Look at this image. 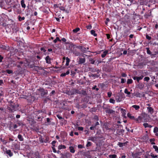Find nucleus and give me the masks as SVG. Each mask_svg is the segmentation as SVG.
Segmentation results:
<instances>
[{"label": "nucleus", "mask_w": 158, "mask_h": 158, "mask_svg": "<svg viewBox=\"0 0 158 158\" xmlns=\"http://www.w3.org/2000/svg\"><path fill=\"white\" fill-rule=\"evenodd\" d=\"M118 145L120 147H123V143L121 142H118Z\"/></svg>", "instance_id": "obj_55"}, {"label": "nucleus", "mask_w": 158, "mask_h": 158, "mask_svg": "<svg viewBox=\"0 0 158 158\" xmlns=\"http://www.w3.org/2000/svg\"><path fill=\"white\" fill-rule=\"evenodd\" d=\"M35 158H41V156L39 155L38 152H35L34 153Z\"/></svg>", "instance_id": "obj_27"}, {"label": "nucleus", "mask_w": 158, "mask_h": 158, "mask_svg": "<svg viewBox=\"0 0 158 158\" xmlns=\"http://www.w3.org/2000/svg\"><path fill=\"white\" fill-rule=\"evenodd\" d=\"M81 51L83 52L86 53L87 52V50H86V48L85 47H82L81 48Z\"/></svg>", "instance_id": "obj_39"}, {"label": "nucleus", "mask_w": 158, "mask_h": 158, "mask_svg": "<svg viewBox=\"0 0 158 158\" xmlns=\"http://www.w3.org/2000/svg\"><path fill=\"white\" fill-rule=\"evenodd\" d=\"M4 2L3 1H0V7H2L3 5H4Z\"/></svg>", "instance_id": "obj_53"}, {"label": "nucleus", "mask_w": 158, "mask_h": 158, "mask_svg": "<svg viewBox=\"0 0 158 158\" xmlns=\"http://www.w3.org/2000/svg\"><path fill=\"white\" fill-rule=\"evenodd\" d=\"M16 73L17 75H19L23 74V69H19L16 71Z\"/></svg>", "instance_id": "obj_19"}, {"label": "nucleus", "mask_w": 158, "mask_h": 158, "mask_svg": "<svg viewBox=\"0 0 158 158\" xmlns=\"http://www.w3.org/2000/svg\"><path fill=\"white\" fill-rule=\"evenodd\" d=\"M3 57L1 55H0V62H2V60L3 59Z\"/></svg>", "instance_id": "obj_63"}, {"label": "nucleus", "mask_w": 158, "mask_h": 158, "mask_svg": "<svg viewBox=\"0 0 158 158\" xmlns=\"http://www.w3.org/2000/svg\"><path fill=\"white\" fill-rule=\"evenodd\" d=\"M92 144V143L89 141H88L87 142V143L86 145V146L87 147H90L91 146Z\"/></svg>", "instance_id": "obj_43"}, {"label": "nucleus", "mask_w": 158, "mask_h": 158, "mask_svg": "<svg viewBox=\"0 0 158 158\" xmlns=\"http://www.w3.org/2000/svg\"><path fill=\"white\" fill-rule=\"evenodd\" d=\"M78 92L81 93L80 94H82L84 95H86L87 94L86 92L85 91L83 90L81 93L79 91Z\"/></svg>", "instance_id": "obj_50"}, {"label": "nucleus", "mask_w": 158, "mask_h": 158, "mask_svg": "<svg viewBox=\"0 0 158 158\" xmlns=\"http://www.w3.org/2000/svg\"><path fill=\"white\" fill-rule=\"evenodd\" d=\"M103 108L104 110H105V112L106 113L110 114H115V111L113 110L110 109L108 107H103Z\"/></svg>", "instance_id": "obj_6"}, {"label": "nucleus", "mask_w": 158, "mask_h": 158, "mask_svg": "<svg viewBox=\"0 0 158 158\" xmlns=\"http://www.w3.org/2000/svg\"><path fill=\"white\" fill-rule=\"evenodd\" d=\"M90 33L94 36H97V34L96 33L95 30H91Z\"/></svg>", "instance_id": "obj_33"}, {"label": "nucleus", "mask_w": 158, "mask_h": 158, "mask_svg": "<svg viewBox=\"0 0 158 158\" xmlns=\"http://www.w3.org/2000/svg\"><path fill=\"white\" fill-rule=\"evenodd\" d=\"M66 5L65 7L63 6H57V7H59L60 9L61 10H63L66 13H69L70 9L71 8L70 6L69 5L68 6V8H67L66 9Z\"/></svg>", "instance_id": "obj_3"}, {"label": "nucleus", "mask_w": 158, "mask_h": 158, "mask_svg": "<svg viewBox=\"0 0 158 158\" xmlns=\"http://www.w3.org/2000/svg\"><path fill=\"white\" fill-rule=\"evenodd\" d=\"M90 76V77H98V75L97 74H91Z\"/></svg>", "instance_id": "obj_45"}, {"label": "nucleus", "mask_w": 158, "mask_h": 158, "mask_svg": "<svg viewBox=\"0 0 158 158\" xmlns=\"http://www.w3.org/2000/svg\"><path fill=\"white\" fill-rule=\"evenodd\" d=\"M152 10H149L148 12H147L144 15V17L145 18H148L151 15V13Z\"/></svg>", "instance_id": "obj_10"}, {"label": "nucleus", "mask_w": 158, "mask_h": 158, "mask_svg": "<svg viewBox=\"0 0 158 158\" xmlns=\"http://www.w3.org/2000/svg\"><path fill=\"white\" fill-rule=\"evenodd\" d=\"M153 148L155 149V151L158 153V147L156 145H153Z\"/></svg>", "instance_id": "obj_36"}, {"label": "nucleus", "mask_w": 158, "mask_h": 158, "mask_svg": "<svg viewBox=\"0 0 158 158\" xmlns=\"http://www.w3.org/2000/svg\"><path fill=\"white\" fill-rule=\"evenodd\" d=\"M56 141L55 140H53L52 142V144L53 147H55V144L56 143Z\"/></svg>", "instance_id": "obj_57"}, {"label": "nucleus", "mask_w": 158, "mask_h": 158, "mask_svg": "<svg viewBox=\"0 0 158 158\" xmlns=\"http://www.w3.org/2000/svg\"><path fill=\"white\" fill-rule=\"evenodd\" d=\"M97 86L96 85H94L92 87L93 89H95L96 91H98L99 90V89L98 88H96Z\"/></svg>", "instance_id": "obj_59"}, {"label": "nucleus", "mask_w": 158, "mask_h": 158, "mask_svg": "<svg viewBox=\"0 0 158 158\" xmlns=\"http://www.w3.org/2000/svg\"><path fill=\"white\" fill-rule=\"evenodd\" d=\"M146 38L148 40H150L151 39V37L148 36V35H146Z\"/></svg>", "instance_id": "obj_61"}, {"label": "nucleus", "mask_w": 158, "mask_h": 158, "mask_svg": "<svg viewBox=\"0 0 158 158\" xmlns=\"http://www.w3.org/2000/svg\"><path fill=\"white\" fill-rule=\"evenodd\" d=\"M21 5L22 7L24 8H25L26 6V5L25 3V1L24 0H22L21 1Z\"/></svg>", "instance_id": "obj_23"}, {"label": "nucleus", "mask_w": 158, "mask_h": 158, "mask_svg": "<svg viewBox=\"0 0 158 158\" xmlns=\"http://www.w3.org/2000/svg\"><path fill=\"white\" fill-rule=\"evenodd\" d=\"M69 71L68 70L66 73H62L60 76L61 77H64L66 75H68L69 73Z\"/></svg>", "instance_id": "obj_24"}, {"label": "nucleus", "mask_w": 158, "mask_h": 158, "mask_svg": "<svg viewBox=\"0 0 158 158\" xmlns=\"http://www.w3.org/2000/svg\"><path fill=\"white\" fill-rule=\"evenodd\" d=\"M127 116L131 119L134 120V119H135V117L133 116H131V114L129 113H127Z\"/></svg>", "instance_id": "obj_25"}, {"label": "nucleus", "mask_w": 158, "mask_h": 158, "mask_svg": "<svg viewBox=\"0 0 158 158\" xmlns=\"http://www.w3.org/2000/svg\"><path fill=\"white\" fill-rule=\"evenodd\" d=\"M139 18V17L138 15H134L132 17V21L135 22H137Z\"/></svg>", "instance_id": "obj_12"}, {"label": "nucleus", "mask_w": 158, "mask_h": 158, "mask_svg": "<svg viewBox=\"0 0 158 158\" xmlns=\"http://www.w3.org/2000/svg\"><path fill=\"white\" fill-rule=\"evenodd\" d=\"M124 132V130L123 129H118L116 130V133L118 135H122Z\"/></svg>", "instance_id": "obj_13"}, {"label": "nucleus", "mask_w": 158, "mask_h": 158, "mask_svg": "<svg viewBox=\"0 0 158 158\" xmlns=\"http://www.w3.org/2000/svg\"><path fill=\"white\" fill-rule=\"evenodd\" d=\"M126 82V80L124 78H121V83L123 84Z\"/></svg>", "instance_id": "obj_54"}, {"label": "nucleus", "mask_w": 158, "mask_h": 158, "mask_svg": "<svg viewBox=\"0 0 158 158\" xmlns=\"http://www.w3.org/2000/svg\"><path fill=\"white\" fill-rule=\"evenodd\" d=\"M120 110L121 113H122V116L124 117H125L126 114V110L122 108L120 109Z\"/></svg>", "instance_id": "obj_20"}, {"label": "nucleus", "mask_w": 158, "mask_h": 158, "mask_svg": "<svg viewBox=\"0 0 158 158\" xmlns=\"http://www.w3.org/2000/svg\"><path fill=\"white\" fill-rule=\"evenodd\" d=\"M18 19L19 21H21L22 20H23L25 19V17H21L20 15L18 16Z\"/></svg>", "instance_id": "obj_34"}, {"label": "nucleus", "mask_w": 158, "mask_h": 158, "mask_svg": "<svg viewBox=\"0 0 158 158\" xmlns=\"http://www.w3.org/2000/svg\"><path fill=\"white\" fill-rule=\"evenodd\" d=\"M3 151L4 153L8 155L10 157H11L13 155V153L10 150H7L6 148H3Z\"/></svg>", "instance_id": "obj_5"}, {"label": "nucleus", "mask_w": 158, "mask_h": 158, "mask_svg": "<svg viewBox=\"0 0 158 158\" xmlns=\"http://www.w3.org/2000/svg\"><path fill=\"white\" fill-rule=\"evenodd\" d=\"M150 78L149 77H145L143 79L144 81H146L148 82L150 80Z\"/></svg>", "instance_id": "obj_42"}, {"label": "nucleus", "mask_w": 158, "mask_h": 158, "mask_svg": "<svg viewBox=\"0 0 158 158\" xmlns=\"http://www.w3.org/2000/svg\"><path fill=\"white\" fill-rule=\"evenodd\" d=\"M85 58H79V59L78 62V64H81L85 63Z\"/></svg>", "instance_id": "obj_14"}, {"label": "nucleus", "mask_w": 158, "mask_h": 158, "mask_svg": "<svg viewBox=\"0 0 158 158\" xmlns=\"http://www.w3.org/2000/svg\"><path fill=\"white\" fill-rule=\"evenodd\" d=\"M133 82V80L131 79H128L127 80V83L128 84H131Z\"/></svg>", "instance_id": "obj_37"}, {"label": "nucleus", "mask_w": 158, "mask_h": 158, "mask_svg": "<svg viewBox=\"0 0 158 158\" xmlns=\"http://www.w3.org/2000/svg\"><path fill=\"white\" fill-rule=\"evenodd\" d=\"M69 149L70 150V152L72 153H74L75 152V150L74 148L72 146H70L69 147Z\"/></svg>", "instance_id": "obj_28"}, {"label": "nucleus", "mask_w": 158, "mask_h": 158, "mask_svg": "<svg viewBox=\"0 0 158 158\" xmlns=\"http://www.w3.org/2000/svg\"><path fill=\"white\" fill-rule=\"evenodd\" d=\"M121 76L123 77H126L127 76V75L124 73H122L121 74Z\"/></svg>", "instance_id": "obj_64"}, {"label": "nucleus", "mask_w": 158, "mask_h": 158, "mask_svg": "<svg viewBox=\"0 0 158 158\" xmlns=\"http://www.w3.org/2000/svg\"><path fill=\"white\" fill-rule=\"evenodd\" d=\"M0 139L4 145H6L8 143L7 140L5 139H2V138H0Z\"/></svg>", "instance_id": "obj_21"}, {"label": "nucleus", "mask_w": 158, "mask_h": 158, "mask_svg": "<svg viewBox=\"0 0 158 158\" xmlns=\"http://www.w3.org/2000/svg\"><path fill=\"white\" fill-rule=\"evenodd\" d=\"M58 41H59L60 42L61 41V40H60L59 38L58 37H57L56 38V39L53 40V42L54 43H56Z\"/></svg>", "instance_id": "obj_44"}, {"label": "nucleus", "mask_w": 158, "mask_h": 158, "mask_svg": "<svg viewBox=\"0 0 158 158\" xmlns=\"http://www.w3.org/2000/svg\"><path fill=\"white\" fill-rule=\"evenodd\" d=\"M148 123H144L143 124V126H144L145 128H146L147 127H148Z\"/></svg>", "instance_id": "obj_60"}, {"label": "nucleus", "mask_w": 158, "mask_h": 158, "mask_svg": "<svg viewBox=\"0 0 158 158\" xmlns=\"http://www.w3.org/2000/svg\"><path fill=\"white\" fill-rule=\"evenodd\" d=\"M46 62L47 64H50L51 63V59L48 56H47L45 58Z\"/></svg>", "instance_id": "obj_18"}, {"label": "nucleus", "mask_w": 158, "mask_h": 158, "mask_svg": "<svg viewBox=\"0 0 158 158\" xmlns=\"http://www.w3.org/2000/svg\"><path fill=\"white\" fill-rule=\"evenodd\" d=\"M134 120L135 121L138 123H141L142 120V118L141 116H139L137 118H135Z\"/></svg>", "instance_id": "obj_15"}, {"label": "nucleus", "mask_w": 158, "mask_h": 158, "mask_svg": "<svg viewBox=\"0 0 158 158\" xmlns=\"http://www.w3.org/2000/svg\"><path fill=\"white\" fill-rule=\"evenodd\" d=\"M18 138L20 141H23L24 140V139L22 136L20 134H19L18 136Z\"/></svg>", "instance_id": "obj_29"}, {"label": "nucleus", "mask_w": 158, "mask_h": 158, "mask_svg": "<svg viewBox=\"0 0 158 158\" xmlns=\"http://www.w3.org/2000/svg\"><path fill=\"white\" fill-rule=\"evenodd\" d=\"M88 140H91L93 142H95L97 141V138L95 137H89Z\"/></svg>", "instance_id": "obj_22"}, {"label": "nucleus", "mask_w": 158, "mask_h": 158, "mask_svg": "<svg viewBox=\"0 0 158 158\" xmlns=\"http://www.w3.org/2000/svg\"><path fill=\"white\" fill-rule=\"evenodd\" d=\"M142 152L133 153H132V156L134 158H141V157H139V156L142 155Z\"/></svg>", "instance_id": "obj_7"}, {"label": "nucleus", "mask_w": 158, "mask_h": 158, "mask_svg": "<svg viewBox=\"0 0 158 158\" xmlns=\"http://www.w3.org/2000/svg\"><path fill=\"white\" fill-rule=\"evenodd\" d=\"M79 30H73V31L71 32V34L74 36H76L80 34L79 32Z\"/></svg>", "instance_id": "obj_11"}, {"label": "nucleus", "mask_w": 158, "mask_h": 158, "mask_svg": "<svg viewBox=\"0 0 158 158\" xmlns=\"http://www.w3.org/2000/svg\"><path fill=\"white\" fill-rule=\"evenodd\" d=\"M132 107L135 108L136 110H138L140 108V107L138 105H133Z\"/></svg>", "instance_id": "obj_31"}, {"label": "nucleus", "mask_w": 158, "mask_h": 158, "mask_svg": "<svg viewBox=\"0 0 158 158\" xmlns=\"http://www.w3.org/2000/svg\"><path fill=\"white\" fill-rule=\"evenodd\" d=\"M137 87L140 89H142L144 87V85L142 83H139L137 85Z\"/></svg>", "instance_id": "obj_17"}, {"label": "nucleus", "mask_w": 158, "mask_h": 158, "mask_svg": "<svg viewBox=\"0 0 158 158\" xmlns=\"http://www.w3.org/2000/svg\"><path fill=\"white\" fill-rule=\"evenodd\" d=\"M135 96L137 97H138L139 98L141 97H144L145 96V94H143V93H139V92H137L135 94Z\"/></svg>", "instance_id": "obj_16"}, {"label": "nucleus", "mask_w": 158, "mask_h": 158, "mask_svg": "<svg viewBox=\"0 0 158 158\" xmlns=\"http://www.w3.org/2000/svg\"><path fill=\"white\" fill-rule=\"evenodd\" d=\"M124 92L125 94H127L128 95H130L131 94L130 92L128 91V89L127 88L125 89Z\"/></svg>", "instance_id": "obj_40"}, {"label": "nucleus", "mask_w": 158, "mask_h": 158, "mask_svg": "<svg viewBox=\"0 0 158 158\" xmlns=\"http://www.w3.org/2000/svg\"><path fill=\"white\" fill-rule=\"evenodd\" d=\"M56 116L60 120L62 119L63 118L59 114H57Z\"/></svg>", "instance_id": "obj_58"}, {"label": "nucleus", "mask_w": 158, "mask_h": 158, "mask_svg": "<svg viewBox=\"0 0 158 158\" xmlns=\"http://www.w3.org/2000/svg\"><path fill=\"white\" fill-rule=\"evenodd\" d=\"M49 140V138L47 137H46L45 139L44 140V143H47Z\"/></svg>", "instance_id": "obj_52"}, {"label": "nucleus", "mask_w": 158, "mask_h": 158, "mask_svg": "<svg viewBox=\"0 0 158 158\" xmlns=\"http://www.w3.org/2000/svg\"><path fill=\"white\" fill-rule=\"evenodd\" d=\"M117 155L115 154L110 155H109V157L110 158H116Z\"/></svg>", "instance_id": "obj_41"}, {"label": "nucleus", "mask_w": 158, "mask_h": 158, "mask_svg": "<svg viewBox=\"0 0 158 158\" xmlns=\"http://www.w3.org/2000/svg\"><path fill=\"white\" fill-rule=\"evenodd\" d=\"M66 146L64 145H60L58 147V148L59 149H65L66 148Z\"/></svg>", "instance_id": "obj_32"}, {"label": "nucleus", "mask_w": 158, "mask_h": 158, "mask_svg": "<svg viewBox=\"0 0 158 158\" xmlns=\"http://www.w3.org/2000/svg\"><path fill=\"white\" fill-rule=\"evenodd\" d=\"M6 72L8 74H12L13 73V71L11 70L7 69V70H6Z\"/></svg>", "instance_id": "obj_48"}, {"label": "nucleus", "mask_w": 158, "mask_h": 158, "mask_svg": "<svg viewBox=\"0 0 158 158\" xmlns=\"http://www.w3.org/2000/svg\"><path fill=\"white\" fill-rule=\"evenodd\" d=\"M153 132L154 133H156L158 132V128L157 127H155L154 128L153 130Z\"/></svg>", "instance_id": "obj_46"}, {"label": "nucleus", "mask_w": 158, "mask_h": 158, "mask_svg": "<svg viewBox=\"0 0 158 158\" xmlns=\"http://www.w3.org/2000/svg\"><path fill=\"white\" fill-rule=\"evenodd\" d=\"M115 99L117 102H120L122 101L123 97L121 94H118L116 95Z\"/></svg>", "instance_id": "obj_8"}, {"label": "nucleus", "mask_w": 158, "mask_h": 158, "mask_svg": "<svg viewBox=\"0 0 158 158\" xmlns=\"http://www.w3.org/2000/svg\"><path fill=\"white\" fill-rule=\"evenodd\" d=\"M150 156L153 158H156L158 157V155H154L152 153H151L150 154Z\"/></svg>", "instance_id": "obj_47"}, {"label": "nucleus", "mask_w": 158, "mask_h": 158, "mask_svg": "<svg viewBox=\"0 0 158 158\" xmlns=\"http://www.w3.org/2000/svg\"><path fill=\"white\" fill-rule=\"evenodd\" d=\"M6 47L5 45H0V48L3 50L6 49Z\"/></svg>", "instance_id": "obj_49"}, {"label": "nucleus", "mask_w": 158, "mask_h": 158, "mask_svg": "<svg viewBox=\"0 0 158 158\" xmlns=\"http://www.w3.org/2000/svg\"><path fill=\"white\" fill-rule=\"evenodd\" d=\"M19 105L17 104L11 102L8 106L7 109L10 112H14L18 109Z\"/></svg>", "instance_id": "obj_1"}, {"label": "nucleus", "mask_w": 158, "mask_h": 158, "mask_svg": "<svg viewBox=\"0 0 158 158\" xmlns=\"http://www.w3.org/2000/svg\"><path fill=\"white\" fill-rule=\"evenodd\" d=\"M79 91L77 89H74L73 91H67L66 94L69 95H72L76 94H80L81 93L78 92Z\"/></svg>", "instance_id": "obj_4"}, {"label": "nucleus", "mask_w": 158, "mask_h": 158, "mask_svg": "<svg viewBox=\"0 0 158 158\" xmlns=\"http://www.w3.org/2000/svg\"><path fill=\"white\" fill-rule=\"evenodd\" d=\"M55 90H52L51 93L50 94V95L51 96H52L54 95V94H55Z\"/></svg>", "instance_id": "obj_56"}, {"label": "nucleus", "mask_w": 158, "mask_h": 158, "mask_svg": "<svg viewBox=\"0 0 158 158\" xmlns=\"http://www.w3.org/2000/svg\"><path fill=\"white\" fill-rule=\"evenodd\" d=\"M94 119L97 121H98L99 120L98 117V116L96 115L94 116Z\"/></svg>", "instance_id": "obj_62"}, {"label": "nucleus", "mask_w": 158, "mask_h": 158, "mask_svg": "<svg viewBox=\"0 0 158 158\" xmlns=\"http://www.w3.org/2000/svg\"><path fill=\"white\" fill-rule=\"evenodd\" d=\"M143 77V75H141V76L138 77H137V81L138 82H139L140 80L142 79Z\"/></svg>", "instance_id": "obj_35"}, {"label": "nucleus", "mask_w": 158, "mask_h": 158, "mask_svg": "<svg viewBox=\"0 0 158 158\" xmlns=\"http://www.w3.org/2000/svg\"><path fill=\"white\" fill-rule=\"evenodd\" d=\"M37 92L42 97H44L45 95L48 94V93L47 90H45L44 89L41 87L37 90Z\"/></svg>", "instance_id": "obj_2"}, {"label": "nucleus", "mask_w": 158, "mask_h": 158, "mask_svg": "<svg viewBox=\"0 0 158 158\" xmlns=\"http://www.w3.org/2000/svg\"><path fill=\"white\" fill-rule=\"evenodd\" d=\"M66 62L65 64V65L66 66H68L69 65V63L70 61V60L69 58L68 57H66Z\"/></svg>", "instance_id": "obj_30"}, {"label": "nucleus", "mask_w": 158, "mask_h": 158, "mask_svg": "<svg viewBox=\"0 0 158 158\" xmlns=\"http://www.w3.org/2000/svg\"><path fill=\"white\" fill-rule=\"evenodd\" d=\"M108 52L107 50H106L104 51L101 55V56L102 58H104L107 55Z\"/></svg>", "instance_id": "obj_26"}, {"label": "nucleus", "mask_w": 158, "mask_h": 158, "mask_svg": "<svg viewBox=\"0 0 158 158\" xmlns=\"http://www.w3.org/2000/svg\"><path fill=\"white\" fill-rule=\"evenodd\" d=\"M146 48L147 49V53L148 54H149V55L151 54L152 52L150 51L149 48Z\"/></svg>", "instance_id": "obj_38"}, {"label": "nucleus", "mask_w": 158, "mask_h": 158, "mask_svg": "<svg viewBox=\"0 0 158 158\" xmlns=\"http://www.w3.org/2000/svg\"><path fill=\"white\" fill-rule=\"evenodd\" d=\"M147 110L148 113L151 114H153L154 112V110L151 107H147Z\"/></svg>", "instance_id": "obj_9"}, {"label": "nucleus", "mask_w": 158, "mask_h": 158, "mask_svg": "<svg viewBox=\"0 0 158 158\" xmlns=\"http://www.w3.org/2000/svg\"><path fill=\"white\" fill-rule=\"evenodd\" d=\"M109 102L110 103H114L115 101L114 99L110 98L109 100Z\"/></svg>", "instance_id": "obj_51"}]
</instances>
